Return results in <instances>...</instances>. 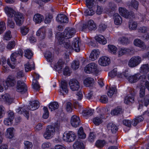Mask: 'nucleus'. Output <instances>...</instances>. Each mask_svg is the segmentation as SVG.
<instances>
[{
	"instance_id": "26",
	"label": "nucleus",
	"mask_w": 149,
	"mask_h": 149,
	"mask_svg": "<svg viewBox=\"0 0 149 149\" xmlns=\"http://www.w3.org/2000/svg\"><path fill=\"white\" fill-rule=\"evenodd\" d=\"M109 130H110L113 133H115L118 130V128L114 124L111 123H109L107 125Z\"/></svg>"
},
{
	"instance_id": "17",
	"label": "nucleus",
	"mask_w": 149,
	"mask_h": 149,
	"mask_svg": "<svg viewBox=\"0 0 149 149\" xmlns=\"http://www.w3.org/2000/svg\"><path fill=\"white\" fill-rule=\"evenodd\" d=\"M56 20L58 22L61 23H67L68 22V17L64 14L58 15L56 18Z\"/></svg>"
},
{
	"instance_id": "55",
	"label": "nucleus",
	"mask_w": 149,
	"mask_h": 149,
	"mask_svg": "<svg viewBox=\"0 0 149 149\" xmlns=\"http://www.w3.org/2000/svg\"><path fill=\"white\" fill-rule=\"evenodd\" d=\"M52 18L53 17L51 15L48 14H46L44 21L45 23L48 24L50 23Z\"/></svg>"
},
{
	"instance_id": "31",
	"label": "nucleus",
	"mask_w": 149,
	"mask_h": 149,
	"mask_svg": "<svg viewBox=\"0 0 149 149\" xmlns=\"http://www.w3.org/2000/svg\"><path fill=\"white\" fill-rule=\"evenodd\" d=\"M121 75L122 74L121 73L119 74V72H118L117 68L113 69L109 73V76L112 78L116 76H117L118 77H120Z\"/></svg>"
},
{
	"instance_id": "5",
	"label": "nucleus",
	"mask_w": 149,
	"mask_h": 149,
	"mask_svg": "<svg viewBox=\"0 0 149 149\" xmlns=\"http://www.w3.org/2000/svg\"><path fill=\"white\" fill-rule=\"evenodd\" d=\"M55 132V127L52 125H49L47 126L46 131L44 134V137L47 139H50L54 135Z\"/></svg>"
},
{
	"instance_id": "29",
	"label": "nucleus",
	"mask_w": 149,
	"mask_h": 149,
	"mask_svg": "<svg viewBox=\"0 0 149 149\" xmlns=\"http://www.w3.org/2000/svg\"><path fill=\"white\" fill-rule=\"evenodd\" d=\"M134 95L131 94H129L125 97L124 99V102L127 104H128L130 102L132 103L134 102Z\"/></svg>"
},
{
	"instance_id": "42",
	"label": "nucleus",
	"mask_w": 149,
	"mask_h": 149,
	"mask_svg": "<svg viewBox=\"0 0 149 149\" xmlns=\"http://www.w3.org/2000/svg\"><path fill=\"white\" fill-rule=\"evenodd\" d=\"M34 63L33 62H32L31 64L29 63H27L25 65V71L27 72L31 70L32 69H34Z\"/></svg>"
},
{
	"instance_id": "50",
	"label": "nucleus",
	"mask_w": 149,
	"mask_h": 149,
	"mask_svg": "<svg viewBox=\"0 0 149 149\" xmlns=\"http://www.w3.org/2000/svg\"><path fill=\"white\" fill-rule=\"evenodd\" d=\"M128 4L129 6L133 7L136 9H137L138 8V2L135 0H132L131 3Z\"/></svg>"
},
{
	"instance_id": "53",
	"label": "nucleus",
	"mask_w": 149,
	"mask_h": 149,
	"mask_svg": "<svg viewBox=\"0 0 149 149\" xmlns=\"http://www.w3.org/2000/svg\"><path fill=\"white\" fill-rule=\"evenodd\" d=\"M105 144V142L104 140H98L95 143L96 146L99 148L102 147Z\"/></svg>"
},
{
	"instance_id": "15",
	"label": "nucleus",
	"mask_w": 149,
	"mask_h": 149,
	"mask_svg": "<svg viewBox=\"0 0 149 149\" xmlns=\"http://www.w3.org/2000/svg\"><path fill=\"white\" fill-rule=\"evenodd\" d=\"M60 87V92L61 95H64L68 93L67 84L65 81H61Z\"/></svg>"
},
{
	"instance_id": "27",
	"label": "nucleus",
	"mask_w": 149,
	"mask_h": 149,
	"mask_svg": "<svg viewBox=\"0 0 149 149\" xmlns=\"http://www.w3.org/2000/svg\"><path fill=\"white\" fill-rule=\"evenodd\" d=\"M36 35L38 36H40L41 38L43 39L45 36V29L42 27L40 29L36 32Z\"/></svg>"
},
{
	"instance_id": "21",
	"label": "nucleus",
	"mask_w": 149,
	"mask_h": 149,
	"mask_svg": "<svg viewBox=\"0 0 149 149\" xmlns=\"http://www.w3.org/2000/svg\"><path fill=\"white\" fill-rule=\"evenodd\" d=\"M16 112L19 114H23L27 119H28L29 115V113L24 108L19 107L16 109Z\"/></svg>"
},
{
	"instance_id": "48",
	"label": "nucleus",
	"mask_w": 149,
	"mask_h": 149,
	"mask_svg": "<svg viewBox=\"0 0 149 149\" xmlns=\"http://www.w3.org/2000/svg\"><path fill=\"white\" fill-rule=\"evenodd\" d=\"M33 88L36 90H38L40 89V86L38 82L36 79H33L32 84Z\"/></svg>"
},
{
	"instance_id": "19",
	"label": "nucleus",
	"mask_w": 149,
	"mask_h": 149,
	"mask_svg": "<svg viewBox=\"0 0 149 149\" xmlns=\"http://www.w3.org/2000/svg\"><path fill=\"white\" fill-rule=\"evenodd\" d=\"M0 100L6 102L8 104H11L13 101V99L11 98L9 94H5L0 97Z\"/></svg>"
},
{
	"instance_id": "23",
	"label": "nucleus",
	"mask_w": 149,
	"mask_h": 149,
	"mask_svg": "<svg viewBox=\"0 0 149 149\" xmlns=\"http://www.w3.org/2000/svg\"><path fill=\"white\" fill-rule=\"evenodd\" d=\"M44 17L41 14L37 13L33 17V21L36 23H40L43 21Z\"/></svg>"
},
{
	"instance_id": "63",
	"label": "nucleus",
	"mask_w": 149,
	"mask_h": 149,
	"mask_svg": "<svg viewBox=\"0 0 149 149\" xmlns=\"http://www.w3.org/2000/svg\"><path fill=\"white\" fill-rule=\"evenodd\" d=\"M118 41L120 43L123 44H126L128 42V38L125 37L120 38Z\"/></svg>"
},
{
	"instance_id": "18",
	"label": "nucleus",
	"mask_w": 149,
	"mask_h": 149,
	"mask_svg": "<svg viewBox=\"0 0 149 149\" xmlns=\"http://www.w3.org/2000/svg\"><path fill=\"white\" fill-rule=\"evenodd\" d=\"M40 106V104L38 101H34L32 102L30 105L28 106V110L33 111L38 109Z\"/></svg>"
},
{
	"instance_id": "4",
	"label": "nucleus",
	"mask_w": 149,
	"mask_h": 149,
	"mask_svg": "<svg viewBox=\"0 0 149 149\" xmlns=\"http://www.w3.org/2000/svg\"><path fill=\"white\" fill-rule=\"evenodd\" d=\"M84 71L87 73H97L98 72L97 65L94 63H90L85 67Z\"/></svg>"
},
{
	"instance_id": "45",
	"label": "nucleus",
	"mask_w": 149,
	"mask_h": 149,
	"mask_svg": "<svg viewBox=\"0 0 149 149\" xmlns=\"http://www.w3.org/2000/svg\"><path fill=\"white\" fill-rule=\"evenodd\" d=\"M24 52V56L28 59H31L33 56V53L32 51L29 49L25 50Z\"/></svg>"
},
{
	"instance_id": "40",
	"label": "nucleus",
	"mask_w": 149,
	"mask_h": 149,
	"mask_svg": "<svg viewBox=\"0 0 149 149\" xmlns=\"http://www.w3.org/2000/svg\"><path fill=\"white\" fill-rule=\"evenodd\" d=\"M78 134L80 138L84 139L86 137V134L84 132L83 129L82 127H81L79 129Z\"/></svg>"
},
{
	"instance_id": "30",
	"label": "nucleus",
	"mask_w": 149,
	"mask_h": 149,
	"mask_svg": "<svg viewBox=\"0 0 149 149\" xmlns=\"http://www.w3.org/2000/svg\"><path fill=\"white\" fill-rule=\"evenodd\" d=\"M113 16L115 24L117 25L120 24L122 20L120 16L118 14L115 13L114 15Z\"/></svg>"
},
{
	"instance_id": "22",
	"label": "nucleus",
	"mask_w": 149,
	"mask_h": 149,
	"mask_svg": "<svg viewBox=\"0 0 149 149\" xmlns=\"http://www.w3.org/2000/svg\"><path fill=\"white\" fill-rule=\"evenodd\" d=\"M131 52V50L127 48H121L119 49L118 52V57H120L123 55L129 53Z\"/></svg>"
},
{
	"instance_id": "43",
	"label": "nucleus",
	"mask_w": 149,
	"mask_h": 149,
	"mask_svg": "<svg viewBox=\"0 0 149 149\" xmlns=\"http://www.w3.org/2000/svg\"><path fill=\"white\" fill-rule=\"evenodd\" d=\"M59 107L58 103L56 102H53L51 103L49 105V108L51 111L58 109Z\"/></svg>"
},
{
	"instance_id": "44",
	"label": "nucleus",
	"mask_w": 149,
	"mask_h": 149,
	"mask_svg": "<svg viewBox=\"0 0 149 149\" xmlns=\"http://www.w3.org/2000/svg\"><path fill=\"white\" fill-rule=\"evenodd\" d=\"M45 56L48 61L51 62L53 60V57L52 56V54L49 51L46 52L45 54Z\"/></svg>"
},
{
	"instance_id": "14",
	"label": "nucleus",
	"mask_w": 149,
	"mask_h": 149,
	"mask_svg": "<svg viewBox=\"0 0 149 149\" xmlns=\"http://www.w3.org/2000/svg\"><path fill=\"white\" fill-rule=\"evenodd\" d=\"M98 63L101 66H106L110 63V59L106 56H103L99 58Z\"/></svg>"
},
{
	"instance_id": "28",
	"label": "nucleus",
	"mask_w": 149,
	"mask_h": 149,
	"mask_svg": "<svg viewBox=\"0 0 149 149\" xmlns=\"http://www.w3.org/2000/svg\"><path fill=\"white\" fill-rule=\"evenodd\" d=\"M104 118L103 115L101 114L100 116H97L94 118L93 119V122L95 125H98L102 123V119Z\"/></svg>"
},
{
	"instance_id": "54",
	"label": "nucleus",
	"mask_w": 149,
	"mask_h": 149,
	"mask_svg": "<svg viewBox=\"0 0 149 149\" xmlns=\"http://www.w3.org/2000/svg\"><path fill=\"white\" fill-rule=\"evenodd\" d=\"M116 91L115 87H110L108 92V95L109 96L111 97L116 92Z\"/></svg>"
},
{
	"instance_id": "37",
	"label": "nucleus",
	"mask_w": 149,
	"mask_h": 149,
	"mask_svg": "<svg viewBox=\"0 0 149 149\" xmlns=\"http://www.w3.org/2000/svg\"><path fill=\"white\" fill-rule=\"evenodd\" d=\"M93 110L89 109L86 108L82 111V115L84 116H91L93 114Z\"/></svg>"
},
{
	"instance_id": "57",
	"label": "nucleus",
	"mask_w": 149,
	"mask_h": 149,
	"mask_svg": "<svg viewBox=\"0 0 149 149\" xmlns=\"http://www.w3.org/2000/svg\"><path fill=\"white\" fill-rule=\"evenodd\" d=\"M24 149H31L33 145L31 142L26 141L24 143Z\"/></svg>"
},
{
	"instance_id": "56",
	"label": "nucleus",
	"mask_w": 149,
	"mask_h": 149,
	"mask_svg": "<svg viewBox=\"0 0 149 149\" xmlns=\"http://www.w3.org/2000/svg\"><path fill=\"white\" fill-rule=\"evenodd\" d=\"M21 32L23 36L26 35L28 32L29 29L28 28L24 26L21 28Z\"/></svg>"
},
{
	"instance_id": "61",
	"label": "nucleus",
	"mask_w": 149,
	"mask_h": 149,
	"mask_svg": "<svg viewBox=\"0 0 149 149\" xmlns=\"http://www.w3.org/2000/svg\"><path fill=\"white\" fill-rule=\"evenodd\" d=\"M144 105L147 107L149 104V95L148 94L145 95L144 97L143 101Z\"/></svg>"
},
{
	"instance_id": "24",
	"label": "nucleus",
	"mask_w": 149,
	"mask_h": 149,
	"mask_svg": "<svg viewBox=\"0 0 149 149\" xmlns=\"http://www.w3.org/2000/svg\"><path fill=\"white\" fill-rule=\"evenodd\" d=\"M95 39L100 43L102 45L105 44L107 41L104 37L102 35H99L96 36L95 37Z\"/></svg>"
},
{
	"instance_id": "35",
	"label": "nucleus",
	"mask_w": 149,
	"mask_h": 149,
	"mask_svg": "<svg viewBox=\"0 0 149 149\" xmlns=\"http://www.w3.org/2000/svg\"><path fill=\"white\" fill-rule=\"evenodd\" d=\"M14 129L13 128H9L6 130L7 134L6 135V137L9 139L13 138L14 136L13 131Z\"/></svg>"
},
{
	"instance_id": "33",
	"label": "nucleus",
	"mask_w": 149,
	"mask_h": 149,
	"mask_svg": "<svg viewBox=\"0 0 149 149\" xmlns=\"http://www.w3.org/2000/svg\"><path fill=\"white\" fill-rule=\"evenodd\" d=\"M134 45L141 48H144L146 47L144 43L140 40L139 39H136L134 40Z\"/></svg>"
},
{
	"instance_id": "58",
	"label": "nucleus",
	"mask_w": 149,
	"mask_h": 149,
	"mask_svg": "<svg viewBox=\"0 0 149 149\" xmlns=\"http://www.w3.org/2000/svg\"><path fill=\"white\" fill-rule=\"evenodd\" d=\"M7 25L10 28H13L15 26V23L13 21L11 18H8Z\"/></svg>"
},
{
	"instance_id": "11",
	"label": "nucleus",
	"mask_w": 149,
	"mask_h": 149,
	"mask_svg": "<svg viewBox=\"0 0 149 149\" xmlns=\"http://www.w3.org/2000/svg\"><path fill=\"white\" fill-rule=\"evenodd\" d=\"M16 88L17 91L19 92L23 93L27 91V87L25 84L20 80L17 81Z\"/></svg>"
},
{
	"instance_id": "38",
	"label": "nucleus",
	"mask_w": 149,
	"mask_h": 149,
	"mask_svg": "<svg viewBox=\"0 0 149 149\" xmlns=\"http://www.w3.org/2000/svg\"><path fill=\"white\" fill-rule=\"evenodd\" d=\"M117 50V48L115 46L112 45H108V51L111 54H116Z\"/></svg>"
},
{
	"instance_id": "13",
	"label": "nucleus",
	"mask_w": 149,
	"mask_h": 149,
	"mask_svg": "<svg viewBox=\"0 0 149 149\" xmlns=\"http://www.w3.org/2000/svg\"><path fill=\"white\" fill-rule=\"evenodd\" d=\"M14 19L16 24L20 26L23 22V14L20 13H15L14 15Z\"/></svg>"
},
{
	"instance_id": "51",
	"label": "nucleus",
	"mask_w": 149,
	"mask_h": 149,
	"mask_svg": "<svg viewBox=\"0 0 149 149\" xmlns=\"http://www.w3.org/2000/svg\"><path fill=\"white\" fill-rule=\"evenodd\" d=\"M79 62L78 61H74L71 64V68L73 70H76L79 68Z\"/></svg>"
},
{
	"instance_id": "60",
	"label": "nucleus",
	"mask_w": 149,
	"mask_h": 149,
	"mask_svg": "<svg viewBox=\"0 0 149 149\" xmlns=\"http://www.w3.org/2000/svg\"><path fill=\"white\" fill-rule=\"evenodd\" d=\"M122 109L120 108H117L111 111V114L113 115H117L121 112Z\"/></svg>"
},
{
	"instance_id": "34",
	"label": "nucleus",
	"mask_w": 149,
	"mask_h": 149,
	"mask_svg": "<svg viewBox=\"0 0 149 149\" xmlns=\"http://www.w3.org/2000/svg\"><path fill=\"white\" fill-rule=\"evenodd\" d=\"M140 72L142 73H147L149 72V66L148 64L142 65L140 68Z\"/></svg>"
},
{
	"instance_id": "41",
	"label": "nucleus",
	"mask_w": 149,
	"mask_h": 149,
	"mask_svg": "<svg viewBox=\"0 0 149 149\" xmlns=\"http://www.w3.org/2000/svg\"><path fill=\"white\" fill-rule=\"evenodd\" d=\"M143 120V118L141 116H139L133 119L132 122V125L134 126H136L137 124Z\"/></svg>"
},
{
	"instance_id": "16",
	"label": "nucleus",
	"mask_w": 149,
	"mask_h": 149,
	"mask_svg": "<svg viewBox=\"0 0 149 149\" xmlns=\"http://www.w3.org/2000/svg\"><path fill=\"white\" fill-rule=\"evenodd\" d=\"M16 81L15 77L12 76H9L6 81L7 86H13L16 84Z\"/></svg>"
},
{
	"instance_id": "9",
	"label": "nucleus",
	"mask_w": 149,
	"mask_h": 149,
	"mask_svg": "<svg viewBox=\"0 0 149 149\" xmlns=\"http://www.w3.org/2000/svg\"><path fill=\"white\" fill-rule=\"evenodd\" d=\"M69 86L70 89L72 91H77L80 88L79 83L75 79H71L70 81Z\"/></svg>"
},
{
	"instance_id": "25",
	"label": "nucleus",
	"mask_w": 149,
	"mask_h": 149,
	"mask_svg": "<svg viewBox=\"0 0 149 149\" xmlns=\"http://www.w3.org/2000/svg\"><path fill=\"white\" fill-rule=\"evenodd\" d=\"M6 13L8 16L10 17H12L13 15H14L15 12L12 8L8 7H6L4 8Z\"/></svg>"
},
{
	"instance_id": "10",
	"label": "nucleus",
	"mask_w": 149,
	"mask_h": 149,
	"mask_svg": "<svg viewBox=\"0 0 149 149\" xmlns=\"http://www.w3.org/2000/svg\"><path fill=\"white\" fill-rule=\"evenodd\" d=\"M119 10L120 14L125 18H131L133 16L132 12H129L125 8L121 7L119 8Z\"/></svg>"
},
{
	"instance_id": "6",
	"label": "nucleus",
	"mask_w": 149,
	"mask_h": 149,
	"mask_svg": "<svg viewBox=\"0 0 149 149\" xmlns=\"http://www.w3.org/2000/svg\"><path fill=\"white\" fill-rule=\"evenodd\" d=\"M76 138V136L75 134L72 131L65 132L63 136L64 141L69 142L74 141Z\"/></svg>"
},
{
	"instance_id": "36",
	"label": "nucleus",
	"mask_w": 149,
	"mask_h": 149,
	"mask_svg": "<svg viewBox=\"0 0 149 149\" xmlns=\"http://www.w3.org/2000/svg\"><path fill=\"white\" fill-rule=\"evenodd\" d=\"M94 79L91 78H87L84 81V85L87 87H89L94 83Z\"/></svg>"
},
{
	"instance_id": "3",
	"label": "nucleus",
	"mask_w": 149,
	"mask_h": 149,
	"mask_svg": "<svg viewBox=\"0 0 149 149\" xmlns=\"http://www.w3.org/2000/svg\"><path fill=\"white\" fill-rule=\"evenodd\" d=\"M141 58L139 56H134L129 61L128 65L130 68L135 67L139 65L142 61Z\"/></svg>"
},
{
	"instance_id": "12",
	"label": "nucleus",
	"mask_w": 149,
	"mask_h": 149,
	"mask_svg": "<svg viewBox=\"0 0 149 149\" xmlns=\"http://www.w3.org/2000/svg\"><path fill=\"white\" fill-rule=\"evenodd\" d=\"M70 123L71 125L73 127H78L80 123V120L79 117L75 115L72 116L71 118Z\"/></svg>"
},
{
	"instance_id": "2",
	"label": "nucleus",
	"mask_w": 149,
	"mask_h": 149,
	"mask_svg": "<svg viewBox=\"0 0 149 149\" xmlns=\"http://www.w3.org/2000/svg\"><path fill=\"white\" fill-rule=\"evenodd\" d=\"M124 75L128 81L131 83H136L139 80L144 81L146 79V76L145 75H141L138 73L132 75H130L128 73H125Z\"/></svg>"
},
{
	"instance_id": "39",
	"label": "nucleus",
	"mask_w": 149,
	"mask_h": 149,
	"mask_svg": "<svg viewBox=\"0 0 149 149\" xmlns=\"http://www.w3.org/2000/svg\"><path fill=\"white\" fill-rule=\"evenodd\" d=\"M64 64L62 60H59L55 66V69L56 70L58 71H60L63 68Z\"/></svg>"
},
{
	"instance_id": "52",
	"label": "nucleus",
	"mask_w": 149,
	"mask_h": 149,
	"mask_svg": "<svg viewBox=\"0 0 149 149\" xmlns=\"http://www.w3.org/2000/svg\"><path fill=\"white\" fill-rule=\"evenodd\" d=\"M6 24L3 21L0 22V34L2 33L6 29Z\"/></svg>"
},
{
	"instance_id": "20",
	"label": "nucleus",
	"mask_w": 149,
	"mask_h": 149,
	"mask_svg": "<svg viewBox=\"0 0 149 149\" xmlns=\"http://www.w3.org/2000/svg\"><path fill=\"white\" fill-rule=\"evenodd\" d=\"M100 52L98 50H94L91 53L89 58L90 60L93 61L95 60L99 56Z\"/></svg>"
},
{
	"instance_id": "49",
	"label": "nucleus",
	"mask_w": 149,
	"mask_h": 149,
	"mask_svg": "<svg viewBox=\"0 0 149 149\" xmlns=\"http://www.w3.org/2000/svg\"><path fill=\"white\" fill-rule=\"evenodd\" d=\"M89 8L85 11L84 15L85 16H92L95 13V11L92 8Z\"/></svg>"
},
{
	"instance_id": "32",
	"label": "nucleus",
	"mask_w": 149,
	"mask_h": 149,
	"mask_svg": "<svg viewBox=\"0 0 149 149\" xmlns=\"http://www.w3.org/2000/svg\"><path fill=\"white\" fill-rule=\"evenodd\" d=\"M74 149H84L83 143L80 141H76L73 145Z\"/></svg>"
},
{
	"instance_id": "8",
	"label": "nucleus",
	"mask_w": 149,
	"mask_h": 149,
	"mask_svg": "<svg viewBox=\"0 0 149 149\" xmlns=\"http://www.w3.org/2000/svg\"><path fill=\"white\" fill-rule=\"evenodd\" d=\"M96 25L94 21L91 19L89 20L86 23L84 24L82 29H88L89 30H94L96 29Z\"/></svg>"
},
{
	"instance_id": "62",
	"label": "nucleus",
	"mask_w": 149,
	"mask_h": 149,
	"mask_svg": "<svg viewBox=\"0 0 149 149\" xmlns=\"http://www.w3.org/2000/svg\"><path fill=\"white\" fill-rule=\"evenodd\" d=\"M43 110L44 113L42 116L43 118L45 119H47L49 116V112L48 109L47 107H44L43 108Z\"/></svg>"
},
{
	"instance_id": "1",
	"label": "nucleus",
	"mask_w": 149,
	"mask_h": 149,
	"mask_svg": "<svg viewBox=\"0 0 149 149\" xmlns=\"http://www.w3.org/2000/svg\"><path fill=\"white\" fill-rule=\"evenodd\" d=\"M75 33L76 30L74 29L66 28L64 30L63 35L61 33L58 34L57 37L58 44L70 50L73 49L77 52H79L80 49L79 40L77 39H75L72 46L69 43L70 40H68L73 37Z\"/></svg>"
},
{
	"instance_id": "7",
	"label": "nucleus",
	"mask_w": 149,
	"mask_h": 149,
	"mask_svg": "<svg viewBox=\"0 0 149 149\" xmlns=\"http://www.w3.org/2000/svg\"><path fill=\"white\" fill-rule=\"evenodd\" d=\"M19 56V54L17 52L13 53L10 56L11 61L9 59L7 60V63L9 66L12 68H15V64L16 62V58Z\"/></svg>"
},
{
	"instance_id": "64",
	"label": "nucleus",
	"mask_w": 149,
	"mask_h": 149,
	"mask_svg": "<svg viewBox=\"0 0 149 149\" xmlns=\"http://www.w3.org/2000/svg\"><path fill=\"white\" fill-rule=\"evenodd\" d=\"M12 37L11 32L10 31H7L4 36V38L6 40H9Z\"/></svg>"
},
{
	"instance_id": "59",
	"label": "nucleus",
	"mask_w": 149,
	"mask_h": 149,
	"mask_svg": "<svg viewBox=\"0 0 149 149\" xmlns=\"http://www.w3.org/2000/svg\"><path fill=\"white\" fill-rule=\"evenodd\" d=\"M145 94V89L144 86H142L140 88L139 92V96L141 98L144 97Z\"/></svg>"
},
{
	"instance_id": "46",
	"label": "nucleus",
	"mask_w": 149,
	"mask_h": 149,
	"mask_svg": "<svg viewBox=\"0 0 149 149\" xmlns=\"http://www.w3.org/2000/svg\"><path fill=\"white\" fill-rule=\"evenodd\" d=\"M137 26V24L136 22L130 21L129 23V27L130 29L135 30Z\"/></svg>"
},
{
	"instance_id": "47",
	"label": "nucleus",
	"mask_w": 149,
	"mask_h": 149,
	"mask_svg": "<svg viewBox=\"0 0 149 149\" xmlns=\"http://www.w3.org/2000/svg\"><path fill=\"white\" fill-rule=\"evenodd\" d=\"M15 41H10L8 43L6 47L7 49L10 50L13 49L15 47Z\"/></svg>"
}]
</instances>
